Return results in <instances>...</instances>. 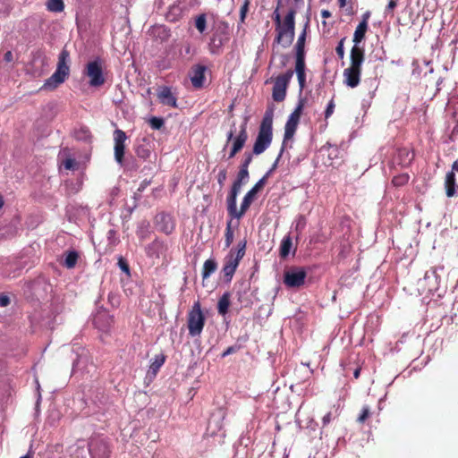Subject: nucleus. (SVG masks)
Listing matches in <instances>:
<instances>
[{"mask_svg":"<svg viewBox=\"0 0 458 458\" xmlns=\"http://www.w3.org/2000/svg\"><path fill=\"white\" fill-rule=\"evenodd\" d=\"M273 139V110L266 111L255 140L252 153L245 152L241 168L249 169L253 155L262 154L270 146Z\"/></svg>","mask_w":458,"mask_h":458,"instance_id":"f257e3e1","label":"nucleus"},{"mask_svg":"<svg viewBox=\"0 0 458 458\" xmlns=\"http://www.w3.org/2000/svg\"><path fill=\"white\" fill-rule=\"evenodd\" d=\"M211 34L208 40V50L212 55H220L224 46L230 40L229 23L220 18L210 29Z\"/></svg>","mask_w":458,"mask_h":458,"instance_id":"f03ea898","label":"nucleus"},{"mask_svg":"<svg viewBox=\"0 0 458 458\" xmlns=\"http://www.w3.org/2000/svg\"><path fill=\"white\" fill-rule=\"evenodd\" d=\"M70 53L63 48L58 55V62L55 72L45 81L42 88L55 89L62 84L70 74Z\"/></svg>","mask_w":458,"mask_h":458,"instance_id":"7ed1b4c3","label":"nucleus"},{"mask_svg":"<svg viewBox=\"0 0 458 458\" xmlns=\"http://www.w3.org/2000/svg\"><path fill=\"white\" fill-rule=\"evenodd\" d=\"M295 10L291 9L287 13L284 24L280 27H276V37L275 38V43L282 45L283 47H289L295 36Z\"/></svg>","mask_w":458,"mask_h":458,"instance_id":"20e7f679","label":"nucleus"},{"mask_svg":"<svg viewBox=\"0 0 458 458\" xmlns=\"http://www.w3.org/2000/svg\"><path fill=\"white\" fill-rule=\"evenodd\" d=\"M206 323V317L201 310L200 302L193 303L187 316V327L191 337L200 336Z\"/></svg>","mask_w":458,"mask_h":458,"instance_id":"39448f33","label":"nucleus"},{"mask_svg":"<svg viewBox=\"0 0 458 458\" xmlns=\"http://www.w3.org/2000/svg\"><path fill=\"white\" fill-rule=\"evenodd\" d=\"M304 102H305V99L299 98L296 107L294 108L293 113L289 115V117L286 121V123L284 125V140H283V144H282L284 146H285V142L288 140H291L293 137V135L297 130V126L300 122L301 114L303 107H304Z\"/></svg>","mask_w":458,"mask_h":458,"instance_id":"423d86ee","label":"nucleus"},{"mask_svg":"<svg viewBox=\"0 0 458 458\" xmlns=\"http://www.w3.org/2000/svg\"><path fill=\"white\" fill-rule=\"evenodd\" d=\"M84 74L89 78V84L91 87H100L106 82L102 62L99 58L87 64Z\"/></svg>","mask_w":458,"mask_h":458,"instance_id":"0eeeda50","label":"nucleus"},{"mask_svg":"<svg viewBox=\"0 0 458 458\" xmlns=\"http://www.w3.org/2000/svg\"><path fill=\"white\" fill-rule=\"evenodd\" d=\"M128 137L126 133L120 129L114 131V158L115 162L123 167H129V164H125V141Z\"/></svg>","mask_w":458,"mask_h":458,"instance_id":"6e6552de","label":"nucleus"},{"mask_svg":"<svg viewBox=\"0 0 458 458\" xmlns=\"http://www.w3.org/2000/svg\"><path fill=\"white\" fill-rule=\"evenodd\" d=\"M294 71L288 70L284 74L276 77L272 89V97L276 102H282L286 97L288 84L293 75Z\"/></svg>","mask_w":458,"mask_h":458,"instance_id":"1a4fd4ad","label":"nucleus"},{"mask_svg":"<svg viewBox=\"0 0 458 458\" xmlns=\"http://www.w3.org/2000/svg\"><path fill=\"white\" fill-rule=\"evenodd\" d=\"M218 18L219 16L214 12H204L195 16L194 26L200 35L206 36L208 28L211 29Z\"/></svg>","mask_w":458,"mask_h":458,"instance_id":"9d476101","label":"nucleus"},{"mask_svg":"<svg viewBox=\"0 0 458 458\" xmlns=\"http://www.w3.org/2000/svg\"><path fill=\"white\" fill-rule=\"evenodd\" d=\"M306 276L303 267H293L285 271L284 284L290 288H297L304 284Z\"/></svg>","mask_w":458,"mask_h":458,"instance_id":"9b49d317","label":"nucleus"},{"mask_svg":"<svg viewBox=\"0 0 458 458\" xmlns=\"http://www.w3.org/2000/svg\"><path fill=\"white\" fill-rule=\"evenodd\" d=\"M225 415V411L222 408L217 409L215 412L212 413L208 424V432L210 434V436H225L223 431V422Z\"/></svg>","mask_w":458,"mask_h":458,"instance_id":"f8f14e48","label":"nucleus"},{"mask_svg":"<svg viewBox=\"0 0 458 458\" xmlns=\"http://www.w3.org/2000/svg\"><path fill=\"white\" fill-rule=\"evenodd\" d=\"M249 118L246 116L244 118L243 123L240 126V131L233 139V142L232 144L228 159H231L235 157V155L240 152L244 147L246 141L248 140V131H247V124Z\"/></svg>","mask_w":458,"mask_h":458,"instance_id":"ddd939ff","label":"nucleus"},{"mask_svg":"<svg viewBox=\"0 0 458 458\" xmlns=\"http://www.w3.org/2000/svg\"><path fill=\"white\" fill-rule=\"evenodd\" d=\"M247 241L239 242L236 248H232L225 258V263L228 267L237 269L240 261L245 255Z\"/></svg>","mask_w":458,"mask_h":458,"instance_id":"4468645a","label":"nucleus"},{"mask_svg":"<svg viewBox=\"0 0 458 458\" xmlns=\"http://www.w3.org/2000/svg\"><path fill=\"white\" fill-rule=\"evenodd\" d=\"M89 451L93 458H108L110 448L102 438H93L89 443Z\"/></svg>","mask_w":458,"mask_h":458,"instance_id":"2eb2a0df","label":"nucleus"},{"mask_svg":"<svg viewBox=\"0 0 458 458\" xmlns=\"http://www.w3.org/2000/svg\"><path fill=\"white\" fill-rule=\"evenodd\" d=\"M265 179H259L256 184L244 195L239 209L241 218L244 216L246 211L250 207L251 203L256 198L257 193L264 187Z\"/></svg>","mask_w":458,"mask_h":458,"instance_id":"dca6fc26","label":"nucleus"},{"mask_svg":"<svg viewBox=\"0 0 458 458\" xmlns=\"http://www.w3.org/2000/svg\"><path fill=\"white\" fill-rule=\"evenodd\" d=\"M242 187L233 183L226 198L227 211L232 218L240 219L239 209L237 208V196L241 192Z\"/></svg>","mask_w":458,"mask_h":458,"instance_id":"f3484780","label":"nucleus"},{"mask_svg":"<svg viewBox=\"0 0 458 458\" xmlns=\"http://www.w3.org/2000/svg\"><path fill=\"white\" fill-rule=\"evenodd\" d=\"M155 225L158 231L170 234L174 230V221L170 214L161 212L155 217Z\"/></svg>","mask_w":458,"mask_h":458,"instance_id":"a211bd4d","label":"nucleus"},{"mask_svg":"<svg viewBox=\"0 0 458 458\" xmlns=\"http://www.w3.org/2000/svg\"><path fill=\"white\" fill-rule=\"evenodd\" d=\"M113 322V317L105 310L98 311L93 318L95 327L102 332H107L112 327Z\"/></svg>","mask_w":458,"mask_h":458,"instance_id":"6ab92c4d","label":"nucleus"},{"mask_svg":"<svg viewBox=\"0 0 458 458\" xmlns=\"http://www.w3.org/2000/svg\"><path fill=\"white\" fill-rule=\"evenodd\" d=\"M439 280L437 269L431 268L425 273L420 284L427 289V291L436 292L438 289Z\"/></svg>","mask_w":458,"mask_h":458,"instance_id":"aec40b11","label":"nucleus"},{"mask_svg":"<svg viewBox=\"0 0 458 458\" xmlns=\"http://www.w3.org/2000/svg\"><path fill=\"white\" fill-rule=\"evenodd\" d=\"M157 96L161 104L171 107H177V99L172 93L170 87H159L157 89Z\"/></svg>","mask_w":458,"mask_h":458,"instance_id":"412c9836","label":"nucleus"},{"mask_svg":"<svg viewBox=\"0 0 458 458\" xmlns=\"http://www.w3.org/2000/svg\"><path fill=\"white\" fill-rule=\"evenodd\" d=\"M148 34L153 39L163 43L167 41L171 37V30L165 25L156 24L149 28Z\"/></svg>","mask_w":458,"mask_h":458,"instance_id":"4be33fe9","label":"nucleus"},{"mask_svg":"<svg viewBox=\"0 0 458 458\" xmlns=\"http://www.w3.org/2000/svg\"><path fill=\"white\" fill-rule=\"evenodd\" d=\"M207 67L202 64H196L191 69V81L194 88L200 89L204 85L205 72Z\"/></svg>","mask_w":458,"mask_h":458,"instance_id":"5701e85b","label":"nucleus"},{"mask_svg":"<svg viewBox=\"0 0 458 458\" xmlns=\"http://www.w3.org/2000/svg\"><path fill=\"white\" fill-rule=\"evenodd\" d=\"M361 69L348 67L344 71V82L350 88H355L360 81Z\"/></svg>","mask_w":458,"mask_h":458,"instance_id":"b1692460","label":"nucleus"},{"mask_svg":"<svg viewBox=\"0 0 458 458\" xmlns=\"http://www.w3.org/2000/svg\"><path fill=\"white\" fill-rule=\"evenodd\" d=\"M166 250L165 242L157 238L145 248L147 256L150 258H159Z\"/></svg>","mask_w":458,"mask_h":458,"instance_id":"393cba45","label":"nucleus"},{"mask_svg":"<svg viewBox=\"0 0 458 458\" xmlns=\"http://www.w3.org/2000/svg\"><path fill=\"white\" fill-rule=\"evenodd\" d=\"M351 65L350 67L361 69L364 62V49L359 46H353L351 50Z\"/></svg>","mask_w":458,"mask_h":458,"instance_id":"a878e982","label":"nucleus"},{"mask_svg":"<svg viewBox=\"0 0 458 458\" xmlns=\"http://www.w3.org/2000/svg\"><path fill=\"white\" fill-rule=\"evenodd\" d=\"M135 153L137 157L144 161L151 160L150 146L145 140L135 146Z\"/></svg>","mask_w":458,"mask_h":458,"instance_id":"bb28decb","label":"nucleus"},{"mask_svg":"<svg viewBox=\"0 0 458 458\" xmlns=\"http://www.w3.org/2000/svg\"><path fill=\"white\" fill-rule=\"evenodd\" d=\"M165 361V355L163 353L156 355L154 360L151 361L149 365V369L148 371V375H151L152 377H156L160 368L164 365Z\"/></svg>","mask_w":458,"mask_h":458,"instance_id":"cd10ccee","label":"nucleus"},{"mask_svg":"<svg viewBox=\"0 0 458 458\" xmlns=\"http://www.w3.org/2000/svg\"><path fill=\"white\" fill-rule=\"evenodd\" d=\"M445 186L447 197H453L455 194V174L450 171L445 175Z\"/></svg>","mask_w":458,"mask_h":458,"instance_id":"c85d7f7f","label":"nucleus"},{"mask_svg":"<svg viewBox=\"0 0 458 458\" xmlns=\"http://www.w3.org/2000/svg\"><path fill=\"white\" fill-rule=\"evenodd\" d=\"M368 30V23L365 21H361L357 26L354 35H353V42L354 46H359V44L362 41L365 37V33Z\"/></svg>","mask_w":458,"mask_h":458,"instance_id":"c756f323","label":"nucleus"},{"mask_svg":"<svg viewBox=\"0 0 458 458\" xmlns=\"http://www.w3.org/2000/svg\"><path fill=\"white\" fill-rule=\"evenodd\" d=\"M293 248V241L290 235H286L283 238L280 243L279 254L280 257L284 259L288 257Z\"/></svg>","mask_w":458,"mask_h":458,"instance_id":"7c9ffc66","label":"nucleus"},{"mask_svg":"<svg viewBox=\"0 0 458 458\" xmlns=\"http://www.w3.org/2000/svg\"><path fill=\"white\" fill-rule=\"evenodd\" d=\"M230 306V293L228 292H225L223 293V295L220 297L218 303H217V312L224 316L228 312V309Z\"/></svg>","mask_w":458,"mask_h":458,"instance_id":"2f4dec72","label":"nucleus"},{"mask_svg":"<svg viewBox=\"0 0 458 458\" xmlns=\"http://www.w3.org/2000/svg\"><path fill=\"white\" fill-rule=\"evenodd\" d=\"M217 268V263L214 259H208L204 262L202 278H208Z\"/></svg>","mask_w":458,"mask_h":458,"instance_id":"473e14b6","label":"nucleus"},{"mask_svg":"<svg viewBox=\"0 0 458 458\" xmlns=\"http://www.w3.org/2000/svg\"><path fill=\"white\" fill-rule=\"evenodd\" d=\"M309 27V21H307L304 25L303 30L299 35L296 45H295V51L296 54H305V40H306V34H307V29Z\"/></svg>","mask_w":458,"mask_h":458,"instance_id":"72a5a7b5","label":"nucleus"},{"mask_svg":"<svg viewBox=\"0 0 458 458\" xmlns=\"http://www.w3.org/2000/svg\"><path fill=\"white\" fill-rule=\"evenodd\" d=\"M138 238L143 242L148 239L150 235L149 224L148 222H141L136 231Z\"/></svg>","mask_w":458,"mask_h":458,"instance_id":"f704fd0d","label":"nucleus"},{"mask_svg":"<svg viewBox=\"0 0 458 458\" xmlns=\"http://www.w3.org/2000/svg\"><path fill=\"white\" fill-rule=\"evenodd\" d=\"M79 255L75 250H70L65 254L64 266L67 268H72L75 267Z\"/></svg>","mask_w":458,"mask_h":458,"instance_id":"c9c22d12","label":"nucleus"},{"mask_svg":"<svg viewBox=\"0 0 458 458\" xmlns=\"http://www.w3.org/2000/svg\"><path fill=\"white\" fill-rule=\"evenodd\" d=\"M322 150L327 151L328 158L331 160L340 158V149L336 145H332L330 143H327L322 147Z\"/></svg>","mask_w":458,"mask_h":458,"instance_id":"e433bc0d","label":"nucleus"},{"mask_svg":"<svg viewBox=\"0 0 458 458\" xmlns=\"http://www.w3.org/2000/svg\"><path fill=\"white\" fill-rule=\"evenodd\" d=\"M47 8L53 13H61L64 9V4L63 0H47Z\"/></svg>","mask_w":458,"mask_h":458,"instance_id":"4c0bfd02","label":"nucleus"},{"mask_svg":"<svg viewBox=\"0 0 458 458\" xmlns=\"http://www.w3.org/2000/svg\"><path fill=\"white\" fill-rule=\"evenodd\" d=\"M284 148H285V146L282 145L280 152H279L277 157L276 158L275 162L272 164V165L269 168V170L261 178V179H265V183L267 182V181L270 177V175L276 170V168L278 166V164H279V160H280V158L283 156Z\"/></svg>","mask_w":458,"mask_h":458,"instance_id":"58836bf2","label":"nucleus"},{"mask_svg":"<svg viewBox=\"0 0 458 458\" xmlns=\"http://www.w3.org/2000/svg\"><path fill=\"white\" fill-rule=\"evenodd\" d=\"M233 241V231L232 229V220L226 223L225 233V247L229 248Z\"/></svg>","mask_w":458,"mask_h":458,"instance_id":"ea45409f","label":"nucleus"},{"mask_svg":"<svg viewBox=\"0 0 458 458\" xmlns=\"http://www.w3.org/2000/svg\"><path fill=\"white\" fill-rule=\"evenodd\" d=\"M305 54H296L295 72H305Z\"/></svg>","mask_w":458,"mask_h":458,"instance_id":"a19ab883","label":"nucleus"},{"mask_svg":"<svg viewBox=\"0 0 458 458\" xmlns=\"http://www.w3.org/2000/svg\"><path fill=\"white\" fill-rule=\"evenodd\" d=\"M409 181V175L407 174H399L394 176L392 180V182L396 187H401L406 184Z\"/></svg>","mask_w":458,"mask_h":458,"instance_id":"79ce46f5","label":"nucleus"},{"mask_svg":"<svg viewBox=\"0 0 458 458\" xmlns=\"http://www.w3.org/2000/svg\"><path fill=\"white\" fill-rule=\"evenodd\" d=\"M148 123L153 130H160L164 126L165 121L161 117L153 116Z\"/></svg>","mask_w":458,"mask_h":458,"instance_id":"37998d69","label":"nucleus"},{"mask_svg":"<svg viewBox=\"0 0 458 458\" xmlns=\"http://www.w3.org/2000/svg\"><path fill=\"white\" fill-rule=\"evenodd\" d=\"M87 358L84 356H79L72 364V372L75 373L77 370H81L86 364Z\"/></svg>","mask_w":458,"mask_h":458,"instance_id":"c03bdc74","label":"nucleus"},{"mask_svg":"<svg viewBox=\"0 0 458 458\" xmlns=\"http://www.w3.org/2000/svg\"><path fill=\"white\" fill-rule=\"evenodd\" d=\"M370 408L368 405H364L361 409V412L359 415L357 421L359 423H364L366 420L370 416Z\"/></svg>","mask_w":458,"mask_h":458,"instance_id":"a18cd8bd","label":"nucleus"},{"mask_svg":"<svg viewBox=\"0 0 458 458\" xmlns=\"http://www.w3.org/2000/svg\"><path fill=\"white\" fill-rule=\"evenodd\" d=\"M117 265L120 267V269L123 272H124L127 276L131 275L129 264H128L127 260L123 257H122V256L118 257Z\"/></svg>","mask_w":458,"mask_h":458,"instance_id":"49530a36","label":"nucleus"},{"mask_svg":"<svg viewBox=\"0 0 458 458\" xmlns=\"http://www.w3.org/2000/svg\"><path fill=\"white\" fill-rule=\"evenodd\" d=\"M108 243L111 245H116L119 242L117 233L114 229H110L106 234Z\"/></svg>","mask_w":458,"mask_h":458,"instance_id":"de8ad7c7","label":"nucleus"},{"mask_svg":"<svg viewBox=\"0 0 458 458\" xmlns=\"http://www.w3.org/2000/svg\"><path fill=\"white\" fill-rule=\"evenodd\" d=\"M222 271L224 273L225 277L226 278V281L231 282L236 269L224 264Z\"/></svg>","mask_w":458,"mask_h":458,"instance_id":"09e8293b","label":"nucleus"},{"mask_svg":"<svg viewBox=\"0 0 458 458\" xmlns=\"http://www.w3.org/2000/svg\"><path fill=\"white\" fill-rule=\"evenodd\" d=\"M297 74L298 83H299V94L301 95L305 86H306V73L299 72Z\"/></svg>","mask_w":458,"mask_h":458,"instance_id":"8fccbe9b","label":"nucleus"},{"mask_svg":"<svg viewBox=\"0 0 458 458\" xmlns=\"http://www.w3.org/2000/svg\"><path fill=\"white\" fill-rule=\"evenodd\" d=\"M249 5H250V1L244 0L243 4L242 5L241 10H240V21L242 23H243L245 21L247 13L249 11Z\"/></svg>","mask_w":458,"mask_h":458,"instance_id":"3c124183","label":"nucleus"},{"mask_svg":"<svg viewBox=\"0 0 458 458\" xmlns=\"http://www.w3.org/2000/svg\"><path fill=\"white\" fill-rule=\"evenodd\" d=\"M235 131H236L235 130V123H233L232 127H231V129H230V131L226 134V142H225V146L223 148V150L226 149V148L228 147V145H229V143L231 141L233 142V139L235 138V136H234Z\"/></svg>","mask_w":458,"mask_h":458,"instance_id":"603ef678","label":"nucleus"},{"mask_svg":"<svg viewBox=\"0 0 458 458\" xmlns=\"http://www.w3.org/2000/svg\"><path fill=\"white\" fill-rule=\"evenodd\" d=\"M344 40L345 38H341L335 47L336 55L340 59H344Z\"/></svg>","mask_w":458,"mask_h":458,"instance_id":"864d4df0","label":"nucleus"},{"mask_svg":"<svg viewBox=\"0 0 458 458\" xmlns=\"http://www.w3.org/2000/svg\"><path fill=\"white\" fill-rule=\"evenodd\" d=\"M306 226V219L303 216H299L297 221H296V225H295V230L301 233L303 229L305 228Z\"/></svg>","mask_w":458,"mask_h":458,"instance_id":"5fc2aeb1","label":"nucleus"},{"mask_svg":"<svg viewBox=\"0 0 458 458\" xmlns=\"http://www.w3.org/2000/svg\"><path fill=\"white\" fill-rule=\"evenodd\" d=\"M335 105L334 99H331L328 102L327 108L325 110V118L326 119L329 118L333 114V113L335 111Z\"/></svg>","mask_w":458,"mask_h":458,"instance_id":"6e6d98bb","label":"nucleus"},{"mask_svg":"<svg viewBox=\"0 0 458 458\" xmlns=\"http://www.w3.org/2000/svg\"><path fill=\"white\" fill-rule=\"evenodd\" d=\"M89 136V131L86 128L81 129L80 131L76 132V138L78 140H86Z\"/></svg>","mask_w":458,"mask_h":458,"instance_id":"4d7b16f0","label":"nucleus"},{"mask_svg":"<svg viewBox=\"0 0 458 458\" xmlns=\"http://www.w3.org/2000/svg\"><path fill=\"white\" fill-rule=\"evenodd\" d=\"M237 176L240 177L241 179L245 180L246 182H248L249 178H250L249 169H245V168H241L240 167V170H239V172L237 174Z\"/></svg>","mask_w":458,"mask_h":458,"instance_id":"13d9d810","label":"nucleus"},{"mask_svg":"<svg viewBox=\"0 0 458 458\" xmlns=\"http://www.w3.org/2000/svg\"><path fill=\"white\" fill-rule=\"evenodd\" d=\"M397 1L396 0H390L385 10V15L387 16L389 13H392V11L396 7Z\"/></svg>","mask_w":458,"mask_h":458,"instance_id":"bf43d9fd","label":"nucleus"},{"mask_svg":"<svg viewBox=\"0 0 458 458\" xmlns=\"http://www.w3.org/2000/svg\"><path fill=\"white\" fill-rule=\"evenodd\" d=\"M273 19H274V21L276 22V27H280L282 25L281 15L279 13L278 6L276 7V9L273 13Z\"/></svg>","mask_w":458,"mask_h":458,"instance_id":"052dcab7","label":"nucleus"},{"mask_svg":"<svg viewBox=\"0 0 458 458\" xmlns=\"http://www.w3.org/2000/svg\"><path fill=\"white\" fill-rule=\"evenodd\" d=\"M237 350H238V347L235 345L229 346L226 350L224 351V352L221 354V357L225 358L230 354L236 352Z\"/></svg>","mask_w":458,"mask_h":458,"instance_id":"680f3d73","label":"nucleus"},{"mask_svg":"<svg viewBox=\"0 0 458 458\" xmlns=\"http://www.w3.org/2000/svg\"><path fill=\"white\" fill-rule=\"evenodd\" d=\"M225 179H226V171L225 170L219 171L218 175H217V182L219 183L220 186L224 185Z\"/></svg>","mask_w":458,"mask_h":458,"instance_id":"e2e57ef3","label":"nucleus"},{"mask_svg":"<svg viewBox=\"0 0 458 458\" xmlns=\"http://www.w3.org/2000/svg\"><path fill=\"white\" fill-rule=\"evenodd\" d=\"M75 165V161L72 158H66L64 161V166L65 169H72Z\"/></svg>","mask_w":458,"mask_h":458,"instance_id":"0e129e2a","label":"nucleus"},{"mask_svg":"<svg viewBox=\"0 0 458 458\" xmlns=\"http://www.w3.org/2000/svg\"><path fill=\"white\" fill-rule=\"evenodd\" d=\"M10 303V299L7 295H0V307H6Z\"/></svg>","mask_w":458,"mask_h":458,"instance_id":"69168bd1","label":"nucleus"},{"mask_svg":"<svg viewBox=\"0 0 458 458\" xmlns=\"http://www.w3.org/2000/svg\"><path fill=\"white\" fill-rule=\"evenodd\" d=\"M125 164H129V167H125L128 170H137L138 167H139L137 163L133 159H131V160H129V159L126 160L125 159Z\"/></svg>","mask_w":458,"mask_h":458,"instance_id":"338daca9","label":"nucleus"},{"mask_svg":"<svg viewBox=\"0 0 458 458\" xmlns=\"http://www.w3.org/2000/svg\"><path fill=\"white\" fill-rule=\"evenodd\" d=\"M323 425L326 426L331 421V412H327L322 419Z\"/></svg>","mask_w":458,"mask_h":458,"instance_id":"774afa93","label":"nucleus"}]
</instances>
